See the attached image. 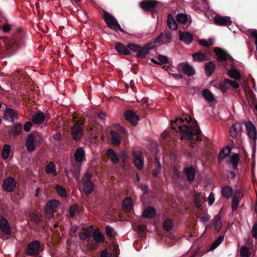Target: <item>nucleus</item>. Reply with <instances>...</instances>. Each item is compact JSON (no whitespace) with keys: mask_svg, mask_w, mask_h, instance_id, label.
Instances as JSON below:
<instances>
[{"mask_svg":"<svg viewBox=\"0 0 257 257\" xmlns=\"http://www.w3.org/2000/svg\"><path fill=\"white\" fill-rule=\"evenodd\" d=\"M114 48L115 50L120 55H128L131 54V51L128 49L127 45L120 42H116Z\"/></svg>","mask_w":257,"mask_h":257,"instance_id":"23","label":"nucleus"},{"mask_svg":"<svg viewBox=\"0 0 257 257\" xmlns=\"http://www.w3.org/2000/svg\"><path fill=\"white\" fill-rule=\"evenodd\" d=\"M224 239L223 235H220L212 244L211 246V249L213 250L216 248L219 244L222 242Z\"/></svg>","mask_w":257,"mask_h":257,"instance_id":"47","label":"nucleus"},{"mask_svg":"<svg viewBox=\"0 0 257 257\" xmlns=\"http://www.w3.org/2000/svg\"><path fill=\"white\" fill-rule=\"evenodd\" d=\"M111 253L108 252L107 249L102 250L100 252V257H111Z\"/></svg>","mask_w":257,"mask_h":257,"instance_id":"64","label":"nucleus"},{"mask_svg":"<svg viewBox=\"0 0 257 257\" xmlns=\"http://www.w3.org/2000/svg\"><path fill=\"white\" fill-rule=\"evenodd\" d=\"M71 163L72 168L70 169V172L71 173V176L76 180H78L80 177V171L81 164L75 162L73 160H71Z\"/></svg>","mask_w":257,"mask_h":257,"instance_id":"16","label":"nucleus"},{"mask_svg":"<svg viewBox=\"0 0 257 257\" xmlns=\"http://www.w3.org/2000/svg\"><path fill=\"white\" fill-rule=\"evenodd\" d=\"M92 237L93 240L97 243H101L105 241L104 236L98 228L94 231Z\"/></svg>","mask_w":257,"mask_h":257,"instance_id":"24","label":"nucleus"},{"mask_svg":"<svg viewBox=\"0 0 257 257\" xmlns=\"http://www.w3.org/2000/svg\"><path fill=\"white\" fill-rule=\"evenodd\" d=\"M216 68L214 63L210 61L205 64L204 70L205 74L207 76H210L214 72Z\"/></svg>","mask_w":257,"mask_h":257,"instance_id":"33","label":"nucleus"},{"mask_svg":"<svg viewBox=\"0 0 257 257\" xmlns=\"http://www.w3.org/2000/svg\"><path fill=\"white\" fill-rule=\"evenodd\" d=\"M194 202L197 208H199L202 206V203L199 195L196 194L194 196Z\"/></svg>","mask_w":257,"mask_h":257,"instance_id":"52","label":"nucleus"},{"mask_svg":"<svg viewBox=\"0 0 257 257\" xmlns=\"http://www.w3.org/2000/svg\"><path fill=\"white\" fill-rule=\"evenodd\" d=\"M134 163L139 170H142L144 166V157L142 154L138 152H133Z\"/></svg>","mask_w":257,"mask_h":257,"instance_id":"18","label":"nucleus"},{"mask_svg":"<svg viewBox=\"0 0 257 257\" xmlns=\"http://www.w3.org/2000/svg\"><path fill=\"white\" fill-rule=\"evenodd\" d=\"M213 226L217 232H219L221 228L222 223L219 216H216L213 221Z\"/></svg>","mask_w":257,"mask_h":257,"instance_id":"43","label":"nucleus"},{"mask_svg":"<svg viewBox=\"0 0 257 257\" xmlns=\"http://www.w3.org/2000/svg\"><path fill=\"white\" fill-rule=\"evenodd\" d=\"M22 131V125L20 124H17L12 130L13 135L18 136Z\"/></svg>","mask_w":257,"mask_h":257,"instance_id":"48","label":"nucleus"},{"mask_svg":"<svg viewBox=\"0 0 257 257\" xmlns=\"http://www.w3.org/2000/svg\"><path fill=\"white\" fill-rule=\"evenodd\" d=\"M224 82L229 84L234 89H237L239 87V83L235 80H231L229 79L225 78L224 79Z\"/></svg>","mask_w":257,"mask_h":257,"instance_id":"51","label":"nucleus"},{"mask_svg":"<svg viewBox=\"0 0 257 257\" xmlns=\"http://www.w3.org/2000/svg\"><path fill=\"white\" fill-rule=\"evenodd\" d=\"M156 211L155 208L151 206L147 207L143 211V216L146 218H152L156 215Z\"/></svg>","mask_w":257,"mask_h":257,"instance_id":"28","label":"nucleus"},{"mask_svg":"<svg viewBox=\"0 0 257 257\" xmlns=\"http://www.w3.org/2000/svg\"><path fill=\"white\" fill-rule=\"evenodd\" d=\"M45 171L47 174H52V176L55 177L57 173L56 171V165L53 162H50L46 166Z\"/></svg>","mask_w":257,"mask_h":257,"instance_id":"32","label":"nucleus"},{"mask_svg":"<svg viewBox=\"0 0 257 257\" xmlns=\"http://www.w3.org/2000/svg\"><path fill=\"white\" fill-rule=\"evenodd\" d=\"M232 189L228 186H225L222 188L221 195L223 197L229 198L232 194Z\"/></svg>","mask_w":257,"mask_h":257,"instance_id":"37","label":"nucleus"},{"mask_svg":"<svg viewBox=\"0 0 257 257\" xmlns=\"http://www.w3.org/2000/svg\"><path fill=\"white\" fill-rule=\"evenodd\" d=\"M60 205V202L55 199H52L49 201L46 206L50 209L55 210Z\"/></svg>","mask_w":257,"mask_h":257,"instance_id":"41","label":"nucleus"},{"mask_svg":"<svg viewBox=\"0 0 257 257\" xmlns=\"http://www.w3.org/2000/svg\"><path fill=\"white\" fill-rule=\"evenodd\" d=\"M248 32L250 34L252 37L255 38V45L256 46V49L257 51V30L256 29L248 30Z\"/></svg>","mask_w":257,"mask_h":257,"instance_id":"57","label":"nucleus"},{"mask_svg":"<svg viewBox=\"0 0 257 257\" xmlns=\"http://www.w3.org/2000/svg\"><path fill=\"white\" fill-rule=\"evenodd\" d=\"M79 237L81 240H85L91 238L92 235L90 233L80 232L79 233Z\"/></svg>","mask_w":257,"mask_h":257,"instance_id":"56","label":"nucleus"},{"mask_svg":"<svg viewBox=\"0 0 257 257\" xmlns=\"http://www.w3.org/2000/svg\"><path fill=\"white\" fill-rule=\"evenodd\" d=\"M241 199L239 193H235L233 196L232 200L231 208L232 211H235L237 209L239 201Z\"/></svg>","mask_w":257,"mask_h":257,"instance_id":"36","label":"nucleus"},{"mask_svg":"<svg viewBox=\"0 0 257 257\" xmlns=\"http://www.w3.org/2000/svg\"><path fill=\"white\" fill-rule=\"evenodd\" d=\"M106 155L113 164H116L118 162L119 157L112 149H108L106 151Z\"/></svg>","mask_w":257,"mask_h":257,"instance_id":"25","label":"nucleus"},{"mask_svg":"<svg viewBox=\"0 0 257 257\" xmlns=\"http://www.w3.org/2000/svg\"><path fill=\"white\" fill-rule=\"evenodd\" d=\"M123 209L130 211L133 207V201L130 197H126L122 202Z\"/></svg>","mask_w":257,"mask_h":257,"instance_id":"35","label":"nucleus"},{"mask_svg":"<svg viewBox=\"0 0 257 257\" xmlns=\"http://www.w3.org/2000/svg\"><path fill=\"white\" fill-rule=\"evenodd\" d=\"M183 173L187 180L190 183H192L195 180L196 170L193 166L184 167L183 168Z\"/></svg>","mask_w":257,"mask_h":257,"instance_id":"15","label":"nucleus"},{"mask_svg":"<svg viewBox=\"0 0 257 257\" xmlns=\"http://www.w3.org/2000/svg\"><path fill=\"white\" fill-rule=\"evenodd\" d=\"M213 51L217 55L216 60L218 62H224L227 60L228 53L226 51L219 47L214 48Z\"/></svg>","mask_w":257,"mask_h":257,"instance_id":"17","label":"nucleus"},{"mask_svg":"<svg viewBox=\"0 0 257 257\" xmlns=\"http://www.w3.org/2000/svg\"><path fill=\"white\" fill-rule=\"evenodd\" d=\"M111 143L115 146H118L121 143V137L118 133L114 131H111Z\"/></svg>","mask_w":257,"mask_h":257,"instance_id":"27","label":"nucleus"},{"mask_svg":"<svg viewBox=\"0 0 257 257\" xmlns=\"http://www.w3.org/2000/svg\"><path fill=\"white\" fill-rule=\"evenodd\" d=\"M239 161V155L238 154H235L234 155H231L230 156V162L232 164L233 169H236Z\"/></svg>","mask_w":257,"mask_h":257,"instance_id":"40","label":"nucleus"},{"mask_svg":"<svg viewBox=\"0 0 257 257\" xmlns=\"http://www.w3.org/2000/svg\"><path fill=\"white\" fill-rule=\"evenodd\" d=\"M231 149L229 147L227 146L225 147L220 151L218 156V159H223L226 157L229 156L231 153Z\"/></svg>","mask_w":257,"mask_h":257,"instance_id":"39","label":"nucleus"},{"mask_svg":"<svg viewBox=\"0 0 257 257\" xmlns=\"http://www.w3.org/2000/svg\"><path fill=\"white\" fill-rule=\"evenodd\" d=\"M193 60L194 62H201L207 60L206 54L201 52H197L192 54Z\"/></svg>","mask_w":257,"mask_h":257,"instance_id":"31","label":"nucleus"},{"mask_svg":"<svg viewBox=\"0 0 257 257\" xmlns=\"http://www.w3.org/2000/svg\"><path fill=\"white\" fill-rule=\"evenodd\" d=\"M124 118L129 121L134 126H136L138 124L140 119L139 116L130 109L126 110L124 111Z\"/></svg>","mask_w":257,"mask_h":257,"instance_id":"11","label":"nucleus"},{"mask_svg":"<svg viewBox=\"0 0 257 257\" xmlns=\"http://www.w3.org/2000/svg\"><path fill=\"white\" fill-rule=\"evenodd\" d=\"M196 123V121H192V118L188 114L176 117L175 120L171 121V128L177 132L176 130L177 127L181 135L180 140L188 141V144L191 148L195 146L196 148H200L202 141H203V145L205 144L204 141L205 136Z\"/></svg>","mask_w":257,"mask_h":257,"instance_id":"1","label":"nucleus"},{"mask_svg":"<svg viewBox=\"0 0 257 257\" xmlns=\"http://www.w3.org/2000/svg\"><path fill=\"white\" fill-rule=\"evenodd\" d=\"M140 45L133 43H130L127 44V47L130 51L132 50L137 53L139 51V49L140 48Z\"/></svg>","mask_w":257,"mask_h":257,"instance_id":"53","label":"nucleus"},{"mask_svg":"<svg viewBox=\"0 0 257 257\" xmlns=\"http://www.w3.org/2000/svg\"><path fill=\"white\" fill-rule=\"evenodd\" d=\"M178 69L188 76H193L195 74L194 68L188 62L180 63L178 66Z\"/></svg>","mask_w":257,"mask_h":257,"instance_id":"10","label":"nucleus"},{"mask_svg":"<svg viewBox=\"0 0 257 257\" xmlns=\"http://www.w3.org/2000/svg\"><path fill=\"white\" fill-rule=\"evenodd\" d=\"M202 94L205 99L209 102H212L214 99L213 94L208 89H204Z\"/></svg>","mask_w":257,"mask_h":257,"instance_id":"44","label":"nucleus"},{"mask_svg":"<svg viewBox=\"0 0 257 257\" xmlns=\"http://www.w3.org/2000/svg\"><path fill=\"white\" fill-rule=\"evenodd\" d=\"M245 126L249 138L253 141V151L252 153V158L254 157L256 149V140L257 139L256 130L253 123L250 121H246Z\"/></svg>","mask_w":257,"mask_h":257,"instance_id":"4","label":"nucleus"},{"mask_svg":"<svg viewBox=\"0 0 257 257\" xmlns=\"http://www.w3.org/2000/svg\"><path fill=\"white\" fill-rule=\"evenodd\" d=\"M167 24L171 30H176L177 29V24L174 17L171 14L168 16Z\"/></svg>","mask_w":257,"mask_h":257,"instance_id":"34","label":"nucleus"},{"mask_svg":"<svg viewBox=\"0 0 257 257\" xmlns=\"http://www.w3.org/2000/svg\"><path fill=\"white\" fill-rule=\"evenodd\" d=\"M74 160L76 163L82 164L83 161L86 160L85 152L81 147L78 148L74 154Z\"/></svg>","mask_w":257,"mask_h":257,"instance_id":"19","label":"nucleus"},{"mask_svg":"<svg viewBox=\"0 0 257 257\" xmlns=\"http://www.w3.org/2000/svg\"><path fill=\"white\" fill-rule=\"evenodd\" d=\"M17 116V112L14 109L7 108L5 112V118L12 122L14 121V119Z\"/></svg>","mask_w":257,"mask_h":257,"instance_id":"30","label":"nucleus"},{"mask_svg":"<svg viewBox=\"0 0 257 257\" xmlns=\"http://www.w3.org/2000/svg\"><path fill=\"white\" fill-rule=\"evenodd\" d=\"M165 38L167 39L165 43H170V40L172 38V35L171 31H166L165 32Z\"/></svg>","mask_w":257,"mask_h":257,"instance_id":"58","label":"nucleus"},{"mask_svg":"<svg viewBox=\"0 0 257 257\" xmlns=\"http://www.w3.org/2000/svg\"><path fill=\"white\" fill-rule=\"evenodd\" d=\"M91 175L87 173L85 175L84 177L82 180V186L83 192L86 194L91 193L94 189V184L90 179Z\"/></svg>","mask_w":257,"mask_h":257,"instance_id":"5","label":"nucleus"},{"mask_svg":"<svg viewBox=\"0 0 257 257\" xmlns=\"http://www.w3.org/2000/svg\"><path fill=\"white\" fill-rule=\"evenodd\" d=\"M159 3L156 0H144L140 3V6L142 9L147 12L157 13L155 9Z\"/></svg>","mask_w":257,"mask_h":257,"instance_id":"7","label":"nucleus"},{"mask_svg":"<svg viewBox=\"0 0 257 257\" xmlns=\"http://www.w3.org/2000/svg\"><path fill=\"white\" fill-rule=\"evenodd\" d=\"M55 189L58 194L62 198H65L67 196V193L66 190L64 187L59 185H57L55 187Z\"/></svg>","mask_w":257,"mask_h":257,"instance_id":"42","label":"nucleus"},{"mask_svg":"<svg viewBox=\"0 0 257 257\" xmlns=\"http://www.w3.org/2000/svg\"><path fill=\"white\" fill-rule=\"evenodd\" d=\"M252 235L254 238H257V223H254L252 226Z\"/></svg>","mask_w":257,"mask_h":257,"instance_id":"63","label":"nucleus"},{"mask_svg":"<svg viewBox=\"0 0 257 257\" xmlns=\"http://www.w3.org/2000/svg\"><path fill=\"white\" fill-rule=\"evenodd\" d=\"M106 235L110 238L113 237L115 236V233L113 228L107 225L105 227Z\"/></svg>","mask_w":257,"mask_h":257,"instance_id":"49","label":"nucleus"},{"mask_svg":"<svg viewBox=\"0 0 257 257\" xmlns=\"http://www.w3.org/2000/svg\"><path fill=\"white\" fill-rule=\"evenodd\" d=\"M103 19L107 26L110 29L115 31L117 29L122 33L129 35L128 33L121 28L117 20L105 10H103Z\"/></svg>","mask_w":257,"mask_h":257,"instance_id":"3","label":"nucleus"},{"mask_svg":"<svg viewBox=\"0 0 257 257\" xmlns=\"http://www.w3.org/2000/svg\"><path fill=\"white\" fill-rule=\"evenodd\" d=\"M176 19L178 23L182 24L190 25L192 22L191 16L189 15L179 13L176 16Z\"/></svg>","mask_w":257,"mask_h":257,"instance_id":"22","label":"nucleus"},{"mask_svg":"<svg viewBox=\"0 0 257 257\" xmlns=\"http://www.w3.org/2000/svg\"><path fill=\"white\" fill-rule=\"evenodd\" d=\"M33 122L30 121H26L24 126V130L26 132H29L32 126Z\"/></svg>","mask_w":257,"mask_h":257,"instance_id":"60","label":"nucleus"},{"mask_svg":"<svg viewBox=\"0 0 257 257\" xmlns=\"http://www.w3.org/2000/svg\"><path fill=\"white\" fill-rule=\"evenodd\" d=\"M78 210V206L77 204H73L70 206L69 209V214L71 217L75 216V213Z\"/></svg>","mask_w":257,"mask_h":257,"instance_id":"54","label":"nucleus"},{"mask_svg":"<svg viewBox=\"0 0 257 257\" xmlns=\"http://www.w3.org/2000/svg\"><path fill=\"white\" fill-rule=\"evenodd\" d=\"M164 38V35L162 33H161L155 40L154 42H153L155 46V44L159 43L162 42Z\"/></svg>","mask_w":257,"mask_h":257,"instance_id":"62","label":"nucleus"},{"mask_svg":"<svg viewBox=\"0 0 257 257\" xmlns=\"http://www.w3.org/2000/svg\"><path fill=\"white\" fill-rule=\"evenodd\" d=\"M17 185L16 179L11 177H8L4 179L3 181L2 188L8 192H12L14 191Z\"/></svg>","mask_w":257,"mask_h":257,"instance_id":"6","label":"nucleus"},{"mask_svg":"<svg viewBox=\"0 0 257 257\" xmlns=\"http://www.w3.org/2000/svg\"><path fill=\"white\" fill-rule=\"evenodd\" d=\"M174 226V220L169 217H167L163 222V228L167 231H171L173 230Z\"/></svg>","mask_w":257,"mask_h":257,"instance_id":"29","label":"nucleus"},{"mask_svg":"<svg viewBox=\"0 0 257 257\" xmlns=\"http://www.w3.org/2000/svg\"><path fill=\"white\" fill-rule=\"evenodd\" d=\"M180 40L184 42L187 44H190L193 41V36L189 32L183 33L179 31Z\"/></svg>","mask_w":257,"mask_h":257,"instance_id":"26","label":"nucleus"},{"mask_svg":"<svg viewBox=\"0 0 257 257\" xmlns=\"http://www.w3.org/2000/svg\"><path fill=\"white\" fill-rule=\"evenodd\" d=\"M154 47L153 43H148L143 47L140 46L136 57L139 58H145Z\"/></svg>","mask_w":257,"mask_h":257,"instance_id":"9","label":"nucleus"},{"mask_svg":"<svg viewBox=\"0 0 257 257\" xmlns=\"http://www.w3.org/2000/svg\"><path fill=\"white\" fill-rule=\"evenodd\" d=\"M0 229L6 235H10L12 229L8 220L2 215H0Z\"/></svg>","mask_w":257,"mask_h":257,"instance_id":"14","label":"nucleus"},{"mask_svg":"<svg viewBox=\"0 0 257 257\" xmlns=\"http://www.w3.org/2000/svg\"><path fill=\"white\" fill-rule=\"evenodd\" d=\"M31 220L37 224H39L42 222V219L36 213H32L31 214Z\"/></svg>","mask_w":257,"mask_h":257,"instance_id":"50","label":"nucleus"},{"mask_svg":"<svg viewBox=\"0 0 257 257\" xmlns=\"http://www.w3.org/2000/svg\"><path fill=\"white\" fill-rule=\"evenodd\" d=\"M243 126L240 123H235L233 124L229 129V135L230 137L233 138L237 137V136L240 134Z\"/></svg>","mask_w":257,"mask_h":257,"instance_id":"21","label":"nucleus"},{"mask_svg":"<svg viewBox=\"0 0 257 257\" xmlns=\"http://www.w3.org/2000/svg\"><path fill=\"white\" fill-rule=\"evenodd\" d=\"M158 59L162 63L164 64L168 63L169 60L167 56L162 55H159L158 56Z\"/></svg>","mask_w":257,"mask_h":257,"instance_id":"59","label":"nucleus"},{"mask_svg":"<svg viewBox=\"0 0 257 257\" xmlns=\"http://www.w3.org/2000/svg\"><path fill=\"white\" fill-rule=\"evenodd\" d=\"M214 23L220 26H229L232 25V21L229 17L221 16L219 15H216L214 17Z\"/></svg>","mask_w":257,"mask_h":257,"instance_id":"12","label":"nucleus"},{"mask_svg":"<svg viewBox=\"0 0 257 257\" xmlns=\"http://www.w3.org/2000/svg\"><path fill=\"white\" fill-rule=\"evenodd\" d=\"M41 247L40 242L38 240H34L28 244L26 253L28 255H34L39 253Z\"/></svg>","mask_w":257,"mask_h":257,"instance_id":"8","label":"nucleus"},{"mask_svg":"<svg viewBox=\"0 0 257 257\" xmlns=\"http://www.w3.org/2000/svg\"><path fill=\"white\" fill-rule=\"evenodd\" d=\"M11 150V147L8 145H5L4 146L3 150L2 151V157L6 159L8 158Z\"/></svg>","mask_w":257,"mask_h":257,"instance_id":"45","label":"nucleus"},{"mask_svg":"<svg viewBox=\"0 0 257 257\" xmlns=\"http://www.w3.org/2000/svg\"><path fill=\"white\" fill-rule=\"evenodd\" d=\"M43 141L41 135L37 132L29 134L26 140L25 145L27 150L29 152L35 151L36 147L39 146Z\"/></svg>","mask_w":257,"mask_h":257,"instance_id":"2","label":"nucleus"},{"mask_svg":"<svg viewBox=\"0 0 257 257\" xmlns=\"http://www.w3.org/2000/svg\"><path fill=\"white\" fill-rule=\"evenodd\" d=\"M226 84L227 83H225L224 80L219 84L220 89L223 92H226L228 89V86L226 85Z\"/></svg>","mask_w":257,"mask_h":257,"instance_id":"61","label":"nucleus"},{"mask_svg":"<svg viewBox=\"0 0 257 257\" xmlns=\"http://www.w3.org/2000/svg\"><path fill=\"white\" fill-rule=\"evenodd\" d=\"M240 255L241 257H250V253L249 251L248 248L245 246H242L240 248Z\"/></svg>","mask_w":257,"mask_h":257,"instance_id":"46","label":"nucleus"},{"mask_svg":"<svg viewBox=\"0 0 257 257\" xmlns=\"http://www.w3.org/2000/svg\"><path fill=\"white\" fill-rule=\"evenodd\" d=\"M83 129L78 122L74 124L71 128V134L73 139L78 141L81 139L83 135Z\"/></svg>","mask_w":257,"mask_h":257,"instance_id":"13","label":"nucleus"},{"mask_svg":"<svg viewBox=\"0 0 257 257\" xmlns=\"http://www.w3.org/2000/svg\"><path fill=\"white\" fill-rule=\"evenodd\" d=\"M45 215L46 217L48 218H52L54 216V210L50 209L47 206L45 208Z\"/></svg>","mask_w":257,"mask_h":257,"instance_id":"55","label":"nucleus"},{"mask_svg":"<svg viewBox=\"0 0 257 257\" xmlns=\"http://www.w3.org/2000/svg\"><path fill=\"white\" fill-rule=\"evenodd\" d=\"M46 119L45 113L41 110L38 111L32 116V121L35 124H41Z\"/></svg>","mask_w":257,"mask_h":257,"instance_id":"20","label":"nucleus"},{"mask_svg":"<svg viewBox=\"0 0 257 257\" xmlns=\"http://www.w3.org/2000/svg\"><path fill=\"white\" fill-rule=\"evenodd\" d=\"M228 75L235 80L240 79V74L235 68H231L227 72Z\"/></svg>","mask_w":257,"mask_h":257,"instance_id":"38","label":"nucleus"}]
</instances>
